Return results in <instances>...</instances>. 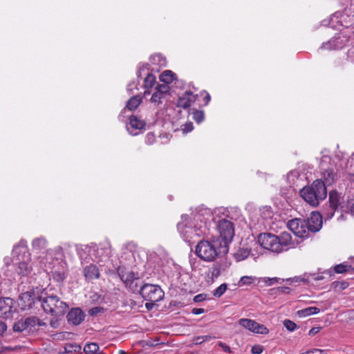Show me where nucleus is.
<instances>
[{
    "instance_id": "774afa93",
    "label": "nucleus",
    "mask_w": 354,
    "mask_h": 354,
    "mask_svg": "<svg viewBox=\"0 0 354 354\" xmlns=\"http://www.w3.org/2000/svg\"><path fill=\"white\" fill-rule=\"evenodd\" d=\"M348 178L350 181L354 182V173L353 174H349Z\"/></svg>"
},
{
    "instance_id": "ddd939ff",
    "label": "nucleus",
    "mask_w": 354,
    "mask_h": 354,
    "mask_svg": "<svg viewBox=\"0 0 354 354\" xmlns=\"http://www.w3.org/2000/svg\"><path fill=\"white\" fill-rule=\"evenodd\" d=\"M308 232L315 233L322 226V216L318 212H312L310 217L306 220Z\"/></svg>"
},
{
    "instance_id": "f704fd0d",
    "label": "nucleus",
    "mask_w": 354,
    "mask_h": 354,
    "mask_svg": "<svg viewBox=\"0 0 354 354\" xmlns=\"http://www.w3.org/2000/svg\"><path fill=\"white\" fill-rule=\"evenodd\" d=\"M65 349L67 353L77 352L80 351L81 346L77 344L67 343Z\"/></svg>"
},
{
    "instance_id": "603ef678",
    "label": "nucleus",
    "mask_w": 354,
    "mask_h": 354,
    "mask_svg": "<svg viewBox=\"0 0 354 354\" xmlns=\"http://www.w3.org/2000/svg\"><path fill=\"white\" fill-rule=\"evenodd\" d=\"M218 346L220 347H221L225 352H227V353H231L232 352L231 348H230V346L226 345L225 343H223V342H220L218 343Z\"/></svg>"
},
{
    "instance_id": "ea45409f",
    "label": "nucleus",
    "mask_w": 354,
    "mask_h": 354,
    "mask_svg": "<svg viewBox=\"0 0 354 354\" xmlns=\"http://www.w3.org/2000/svg\"><path fill=\"white\" fill-rule=\"evenodd\" d=\"M25 320L28 328H32L36 326V322H38V317L35 316H31L25 318Z\"/></svg>"
},
{
    "instance_id": "aec40b11",
    "label": "nucleus",
    "mask_w": 354,
    "mask_h": 354,
    "mask_svg": "<svg viewBox=\"0 0 354 354\" xmlns=\"http://www.w3.org/2000/svg\"><path fill=\"white\" fill-rule=\"evenodd\" d=\"M195 100L196 96L194 95L190 91H187L183 95V96L178 98L177 106L183 109H187Z\"/></svg>"
},
{
    "instance_id": "393cba45",
    "label": "nucleus",
    "mask_w": 354,
    "mask_h": 354,
    "mask_svg": "<svg viewBox=\"0 0 354 354\" xmlns=\"http://www.w3.org/2000/svg\"><path fill=\"white\" fill-rule=\"evenodd\" d=\"M141 102L142 98L139 95L131 97L127 102L126 107L122 110V111H125L126 109L130 111L135 110L140 105Z\"/></svg>"
},
{
    "instance_id": "5fc2aeb1",
    "label": "nucleus",
    "mask_w": 354,
    "mask_h": 354,
    "mask_svg": "<svg viewBox=\"0 0 354 354\" xmlns=\"http://www.w3.org/2000/svg\"><path fill=\"white\" fill-rule=\"evenodd\" d=\"M279 280L278 278L277 277H274V278H268L266 281V283H267L268 286H272V284H274V283L277 282Z\"/></svg>"
},
{
    "instance_id": "4468645a",
    "label": "nucleus",
    "mask_w": 354,
    "mask_h": 354,
    "mask_svg": "<svg viewBox=\"0 0 354 354\" xmlns=\"http://www.w3.org/2000/svg\"><path fill=\"white\" fill-rule=\"evenodd\" d=\"M67 321L74 326L80 325L85 319V314L80 308H73L66 315Z\"/></svg>"
},
{
    "instance_id": "79ce46f5",
    "label": "nucleus",
    "mask_w": 354,
    "mask_h": 354,
    "mask_svg": "<svg viewBox=\"0 0 354 354\" xmlns=\"http://www.w3.org/2000/svg\"><path fill=\"white\" fill-rule=\"evenodd\" d=\"M254 279L252 277L244 276L242 277L239 282V286L250 285L252 283Z\"/></svg>"
},
{
    "instance_id": "4c0bfd02",
    "label": "nucleus",
    "mask_w": 354,
    "mask_h": 354,
    "mask_svg": "<svg viewBox=\"0 0 354 354\" xmlns=\"http://www.w3.org/2000/svg\"><path fill=\"white\" fill-rule=\"evenodd\" d=\"M284 327L289 331L292 332L297 328V324L290 319H285L283 321Z\"/></svg>"
},
{
    "instance_id": "473e14b6",
    "label": "nucleus",
    "mask_w": 354,
    "mask_h": 354,
    "mask_svg": "<svg viewBox=\"0 0 354 354\" xmlns=\"http://www.w3.org/2000/svg\"><path fill=\"white\" fill-rule=\"evenodd\" d=\"M99 350V345L97 343L91 342L86 344L84 348L86 353L95 354Z\"/></svg>"
},
{
    "instance_id": "dca6fc26",
    "label": "nucleus",
    "mask_w": 354,
    "mask_h": 354,
    "mask_svg": "<svg viewBox=\"0 0 354 354\" xmlns=\"http://www.w3.org/2000/svg\"><path fill=\"white\" fill-rule=\"evenodd\" d=\"M67 267L65 262H59L57 266H55L52 270L53 279L57 282H62L67 276Z\"/></svg>"
},
{
    "instance_id": "bb28decb",
    "label": "nucleus",
    "mask_w": 354,
    "mask_h": 354,
    "mask_svg": "<svg viewBox=\"0 0 354 354\" xmlns=\"http://www.w3.org/2000/svg\"><path fill=\"white\" fill-rule=\"evenodd\" d=\"M319 308L314 306L306 308L298 311V314L302 317H307L311 315L317 314L319 313Z\"/></svg>"
},
{
    "instance_id": "8fccbe9b",
    "label": "nucleus",
    "mask_w": 354,
    "mask_h": 354,
    "mask_svg": "<svg viewBox=\"0 0 354 354\" xmlns=\"http://www.w3.org/2000/svg\"><path fill=\"white\" fill-rule=\"evenodd\" d=\"M7 330V325L4 322L0 321V336H3Z\"/></svg>"
},
{
    "instance_id": "0eeeda50",
    "label": "nucleus",
    "mask_w": 354,
    "mask_h": 354,
    "mask_svg": "<svg viewBox=\"0 0 354 354\" xmlns=\"http://www.w3.org/2000/svg\"><path fill=\"white\" fill-rule=\"evenodd\" d=\"M217 227L220 234L217 239L222 243L223 251L227 252L228 244L232 241L234 235V224L228 220L221 219L218 221Z\"/></svg>"
},
{
    "instance_id": "09e8293b",
    "label": "nucleus",
    "mask_w": 354,
    "mask_h": 354,
    "mask_svg": "<svg viewBox=\"0 0 354 354\" xmlns=\"http://www.w3.org/2000/svg\"><path fill=\"white\" fill-rule=\"evenodd\" d=\"M91 298L92 301L95 303H100L102 301V297L100 295H98L97 293H93L91 296Z\"/></svg>"
},
{
    "instance_id": "680f3d73",
    "label": "nucleus",
    "mask_w": 354,
    "mask_h": 354,
    "mask_svg": "<svg viewBox=\"0 0 354 354\" xmlns=\"http://www.w3.org/2000/svg\"><path fill=\"white\" fill-rule=\"evenodd\" d=\"M156 302L149 301L145 304V307L147 310H151Z\"/></svg>"
},
{
    "instance_id": "de8ad7c7",
    "label": "nucleus",
    "mask_w": 354,
    "mask_h": 354,
    "mask_svg": "<svg viewBox=\"0 0 354 354\" xmlns=\"http://www.w3.org/2000/svg\"><path fill=\"white\" fill-rule=\"evenodd\" d=\"M263 351V346L261 345L256 344L254 345L251 348V353L252 354H261Z\"/></svg>"
},
{
    "instance_id": "6e6552de",
    "label": "nucleus",
    "mask_w": 354,
    "mask_h": 354,
    "mask_svg": "<svg viewBox=\"0 0 354 354\" xmlns=\"http://www.w3.org/2000/svg\"><path fill=\"white\" fill-rule=\"evenodd\" d=\"M139 292L148 301L158 302L162 300L165 293L158 285L145 283L140 287Z\"/></svg>"
},
{
    "instance_id": "423d86ee",
    "label": "nucleus",
    "mask_w": 354,
    "mask_h": 354,
    "mask_svg": "<svg viewBox=\"0 0 354 354\" xmlns=\"http://www.w3.org/2000/svg\"><path fill=\"white\" fill-rule=\"evenodd\" d=\"M13 254H18L19 256L22 254L21 259L19 257L18 266L17 268V272L22 276H27L32 270V266L30 265V254L27 251L26 241L21 240L19 243L14 247L12 250Z\"/></svg>"
},
{
    "instance_id": "bf43d9fd",
    "label": "nucleus",
    "mask_w": 354,
    "mask_h": 354,
    "mask_svg": "<svg viewBox=\"0 0 354 354\" xmlns=\"http://www.w3.org/2000/svg\"><path fill=\"white\" fill-rule=\"evenodd\" d=\"M193 129V125L192 123L186 124L183 131L185 132H189Z\"/></svg>"
},
{
    "instance_id": "6e6d98bb",
    "label": "nucleus",
    "mask_w": 354,
    "mask_h": 354,
    "mask_svg": "<svg viewBox=\"0 0 354 354\" xmlns=\"http://www.w3.org/2000/svg\"><path fill=\"white\" fill-rule=\"evenodd\" d=\"M311 277L313 280L315 281H319L322 280L324 279V277L322 275L315 274H308V278Z\"/></svg>"
},
{
    "instance_id": "72a5a7b5",
    "label": "nucleus",
    "mask_w": 354,
    "mask_h": 354,
    "mask_svg": "<svg viewBox=\"0 0 354 354\" xmlns=\"http://www.w3.org/2000/svg\"><path fill=\"white\" fill-rule=\"evenodd\" d=\"M351 269V266L346 264V263H340L338 265H336L334 267V271L336 273L342 274L345 273L346 272H348L349 270Z\"/></svg>"
},
{
    "instance_id": "052dcab7",
    "label": "nucleus",
    "mask_w": 354,
    "mask_h": 354,
    "mask_svg": "<svg viewBox=\"0 0 354 354\" xmlns=\"http://www.w3.org/2000/svg\"><path fill=\"white\" fill-rule=\"evenodd\" d=\"M192 313L194 314V315H200V314H202L204 313V309L203 308H193L192 310Z\"/></svg>"
},
{
    "instance_id": "37998d69",
    "label": "nucleus",
    "mask_w": 354,
    "mask_h": 354,
    "mask_svg": "<svg viewBox=\"0 0 354 354\" xmlns=\"http://www.w3.org/2000/svg\"><path fill=\"white\" fill-rule=\"evenodd\" d=\"M162 96L163 95L160 93L155 92L151 96V101L153 103L159 104L161 103V98Z\"/></svg>"
},
{
    "instance_id": "a18cd8bd",
    "label": "nucleus",
    "mask_w": 354,
    "mask_h": 354,
    "mask_svg": "<svg viewBox=\"0 0 354 354\" xmlns=\"http://www.w3.org/2000/svg\"><path fill=\"white\" fill-rule=\"evenodd\" d=\"M155 141H156V136L153 133L150 132L146 135V137H145L146 144L152 145L153 143H154Z\"/></svg>"
},
{
    "instance_id": "a878e982",
    "label": "nucleus",
    "mask_w": 354,
    "mask_h": 354,
    "mask_svg": "<svg viewBox=\"0 0 354 354\" xmlns=\"http://www.w3.org/2000/svg\"><path fill=\"white\" fill-rule=\"evenodd\" d=\"M175 74L169 70L165 71L160 75V80L165 84H170L173 82Z\"/></svg>"
},
{
    "instance_id": "b1692460",
    "label": "nucleus",
    "mask_w": 354,
    "mask_h": 354,
    "mask_svg": "<svg viewBox=\"0 0 354 354\" xmlns=\"http://www.w3.org/2000/svg\"><path fill=\"white\" fill-rule=\"evenodd\" d=\"M322 176L324 178V181L322 180V182L325 184V187L331 185L334 183L335 173L332 169H325L322 172Z\"/></svg>"
},
{
    "instance_id": "2f4dec72",
    "label": "nucleus",
    "mask_w": 354,
    "mask_h": 354,
    "mask_svg": "<svg viewBox=\"0 0 354 354\" xmlns=\"http://www.w3.org/2000/svg\"><path fill=\"white\" fill-rule=\"evenodd\" d=\"M156 83V77L151 73H148L144 80V86L146 88H150L153 87Z\"/></svg>"
},
{
    "instance_id": "3c124183",
    "label": "nucleus",
    "mask_w": 354,
    "mask_h": 354,
    "mask_svg": "<svg viewBox=\"0 0 354 354\" xmlns=\"http://www.w3.org/2000/svg\"><path fill=\"white\" fill-rule=\"evenodd\" d=\"M205 299H206V295L199 294V295H196L194 297V301L195 302H201V301H204Z\"/></svg>"
},
{
    "instance_id": "9d476101",
    "label": "nucleus",
    "mask_w": 354,
    "mask_h": 354,
    "mask_svg": "<svg viewBox=\"0 0 354 354\" xmlns=\"http://www.w3.org/2000/svg\"><path fill=\"white\" fill-rule=\"evenodd\" d=\"M288 228L298 237H308L309 232L305 219L295 218L289 221Z\"/></svg>"
},
{
    "instance_id": "1a4fd4ad",
    "label": "nucleus",
    "mask_w": 354,
    "mask_h": 354,
    "mask_svg": "<svg viewBox=\"0 0 354 354\" xmlns=\"http://www.w3.org/2000/svg\"><path fill=\"white\" fill-rule=\"evenodd\" d=\"M342 196L336 190L329 192V207L323 211V214L326 219H330L333 217L335 212L337 211L341 206Z\"/></svg>"
},
{
    "instance_id": "20e7f679",
    "label": "nucleus",
    "mask_w": 354,
    "mask_h": 354,
    "mask_svg": "<svg viewBox=\"0 0 354 354\" xmlns=\"http://www.w3.org/2000/svg\"><path fill=\"white\" fill-rule=\"evenodd\" d=\"M222 243L219 239L212 241H201L196 245L195 252L196 255L205 261H213L218 254L227 253L223 251Z\"/></svg>"
},
{
    "instance_id": "39448f33",
    "label": "nucleus",
    "mask_w": 354,
    "mask_h": 354,
    "mask_svg": "<svg viewBox=\"0 0 354 354\" xmlns=\"http://www.w3.org/2000/svg\"><path fill=\"white\" fill-rule=\"evenodd\" d=\"M37 299L41 301V306L44 312L54 317L63 315L68 308L66 303L56 295H47L44 297L40 296Z\"/></svg>"
},
{
    "instance_id": "58836bf2",
    "label": "nucleus",
    "mask_w": 354,
    "mask_h": 354,
    "mask_svg": "<svg viewBox=\"0 0 354 354\" xmlns=\"http://www.w3.org/2000/svg\"><path fill=\"white\" fill-rule=\"evenodd\" d=\"M193 119L198 123L204 120V113L202 111H195L193 112Z\"/></svg>"
},
{
    "instance_id": "0e129e2a",
    "label": "nucleus",
    "mask_w": 354,
    "mask_h": 354,
    "mask_svg": "<svg viewBox=\"0 0 354 354\" xmlns=\"http://www.w3.org/2000/svg\"><path fill=\"white\" fill-rule=\"evenodd\" d=\"M202 338H203L202 336L196 337L194 339L195 344H201V343H203L204 341H202Z\"/></svg>"
},
{
    "instance_id": "7c9ffc66",
    "label": "nucleus",
    "mask_w": 354,
    "mask_h": 354,
    "mask_svg": "<svg viewBox=\"0 0 354 354\" xmlns=\"http://www.w3.org/2000/svg\"><path fill=\"white\" fill-rule=\"evenodd\" d=\"M250 253V250L245 248L239 249L235 253V258L237 261H240L246 259Z\"/></svg>"
},
{
    "instance_id": "e433bc0d",
    "label": "nucleus",
    "mask_w": 354,
    "mask_h": 354,
    "mask_svg": "<svg viewBox=\"0 0 354 354\" xmlns=\"http://www.w3.org/2000/svg\"><path fill=\"white\" fill-rule=\"evenodd\" d=\"M271 291L274 294H289L291 292V289L289 287H277L271 289Z\"/></svg>"
},
{
    "instance_id": "c756f323",
    "label": "nucleus",
    "mask_w": 354,
    "mask_h": 354,
    "mask_svg": "<svg viewBox=\"0 0 354 354\" xmlns=\"http://www.w3.org/2000/svg\"><path fill=\"white\" fill-rule=\"evenodd\" d=\"M28 328L25 319H21L13 326V330L15 332H23Z\"/></svg>"
},
{
    "instance_id": "5701e85b",
    "label": "nucleus",
    "mask_w": 354,
    "mask_h": 354,
    "mask_svg": "<svg viewBox=\"0 0 354 354\" xmlns=\"http://www.w3.org/2000/svg\"><path fill=\"white\" fill-rule=\"evenodd\" d=\"M48 241L44 236L35 238L32 241V247L34 250L41 251L47 247Z\"/></svg>"
},
{
    "instance_id": "f8f14e48",
    "label": "nucleus",
    "mask_w": 354,
    "mask_h": 354,
    "mask_svg": "<svg viewBox=\"0 0 354 354\" xmlns=\"http://www.w3.org/2000/svg\"><path fill=\"white\" fill-rule=\"evenodd\" d=\"M15 301L10 297L0 298V317L6 319L12 316L15 311Z\"/></svg>"
},
{
    "instance_id": "a211bd4d",
    "label": "nucleus",
    "mask_w": 354,
    "mask_h": 354,
    "mask_svg": "<svg viewBox=\"0 0 354 354\" xmlns=\"http://www.w3.org/2000/svg\"><path fill=\"white\" fill-rule=\"evenodd\" d=\"M145 121L139 119L137 116L132 115L129 118V122L127 124V129L130 134L136 136L138 133L133 131L142 129L145 127Z\"/></svg>"
},
{
    "instance_id": "a19ab883",
    "label": "nucleus",
    "mask_w": 354,
    "mask_h": 354,
    "mask_svg": "<svg viewBox=\"0 0 354 354\" xmlns=\"http://www.w3.org/2000/svg\"><path fill=\"white\" fill-rule=\"evenodd\" d=\"M138 280H133L131 282H129L128 284H127L125 286L126 288H129L131 291L135 292H139V286L138 284Z\"/></svg>"
},
{
    "instance_id": "4d7b16f0",
    "label": "nucleus",
    "mask_w": 354,
    "mask_h": 354,
    "mask_svg": "<svg viewBox=\"0 0 354 354\" xmlns=\"http://www.w3.org/2000/svg\"><path fill=\"white\" fill-rule=\"evenodd\" d=\"M310 351H311L312 353H313V354H327L326 351H325V350L314 348Z\"/></svg>"
},
{
    "instance_id": "c9c22d12",
    "label": "nucleus",
    "mask_w": 354,
    "mask_h": 354,
    "mask_svg": "<svg viewBox=\"0 0 354 354\" xmlns=\"http://www.w3.org/2000/svg\"><path fill=\"white\" fill-rule=\"evenodd\" d=\"M227 286L226 283L220 285L214 292V296L216 297H221L226 291Z\"/></svg>"
},
{
    "instance_id": "412c9836",
    "label": "nucleus",
    "mask_w": 354,
    "mask_h": 354,
    "mask_svg": "<svg viewBox=\"0 0 354 354\" xmlns=\"http://www.w3.org/2000/svg\"><path fill=\"white\" fill-rule=\"evenodd\" d=\"M84 276L86 280L97 279L100 277V271L95 265L90 264L83 270Z\"/></svg>"
},
{
    "instance_id": "7ed1b4c3",
    "label": "nucleus",
    "mask_w": 354,
    "mask_h": 354,
    "mask_svg": "<svg viewBox=\"0 0 354 354\" xmlns=\"http://www.w3.org/2000/svg\"><path fill=\"white\" fill-rule=\"evenodd\" d=\"M300 196L313 207L326 198L327 189L322 180H315L310 187H304L300 190Z\"/></svg>"
},
{
    "instance_id": "13d9d810",
    "label": "nucleus",
    "mask_w": 354,
    "mask_h": 354,
    "mask_svg": "<svg viewBox=\"0 0 354 354\" xmlns=\"http://www.w3.org/2000/svg\"><path fill=\"white\" fill-rule=\"evenodd\" d=\"M50 325L53 328H57L59 326V322L57 319H51L50 322Z\"/></svg>"
},
{
    "instance_id": "f257e3e1",
    "label": "nucleus",
    "mask_w": 354,
    "mask_h": 354,
    "mask_svg": "<svg viewBox=\"0 0 354 354\" xmlns=\"http://www.w3.org/2000/svg\"><path fill=\"white\" fill-rule=\"evenodd\" d=\"M181 222L177 224V229L182 238L187 243L194 241L207 232L206 222L199 212L189 218L187 214L181 216Z\"/></svg>"
},
{
    "instance_id": "f3484780",
    "label": "nucleus",
    "mask_w": 354,
    "mask_h": 354,
    "mask_svg": "<svg viewBox=\"0 0 354 354\" xmlns=\"http://www.w3.org/2000/svg\"><path fill=\"white\" fill-rule=\"evenodd\" d=\"M98 261H105L111 254V247L109 242L101 243L96 250Z\"/></svg>"
},
{
    "instance_id": "c85d7f7f",
    "label": "nucleus",
    "mask_w": 354,
    "mask_h": 354,
    "mask_svg": "<svg viewBox=\"0 0 354 354\" xmlns=\"http://www.w3.org/2000/svg\"><path fill=\"white\" fill-rule=\"evenodd\" d=\"M286 281L291 283H309L308 274L305 273L303 276L295 277L286 279Z\"/></svg>"
},
{
    "instance_id": "2eb2a0df",
    "label": "nucleus",
    "mask_w": 354,
    "mask_h": 354,
    "mask_svg": "<svg viewBox=\"0 0 354 354\" xmlns=\"http://www.w3.org/2000/svg\"><path fill=\"white\" fill-rule=\"evenodd\" d=\"M348 41L346 35H339L333 39L330 40L328 42L323 44L322 48L330 50V49H340L346 46V42Z\"/></svg>"
},
{
    "instance_id": "69168bd1",
    "label": "nucleus",
    "mask_w": 354,
    "mask_h": 354,
    "mask_svg": "<svg viewBox=\"0 0 354 354\" xmlns=\"http://www.w3.org/2000/svg\"><path fill=\"white\" fill-rule=\"evenodd\" d=\"M202 341L206 342L209 341L214 338L212 335H203Z\"/></svg>"
},
{
    "instance_id": "4be33fe9",
    "label": "nucleus",
    "mask_w": 354,
    "mask_h": 354,
    "mask_svg": "<svg viewBox=\"0 0 354 354\" xmlns=\"http://www.w3.org/2000/svg\"><path fill=\"white\" fill-rule=\"evenodd\" d=\"M118 272L120 279L123 281L125 286L133 280L138 279V274L135 273L133 271L126 272L119 269Z\"/></svg>"
},
{
    "instance_id": "338daca9",
    "label": "nucleus",
    "mask_w": 354,
    "mask_h": 354,
    "mask_svg": "<svg viewBox=\"0 0 354 354\" xmlns=\"http://www.w3.org/2000/svg\"><path fill=\"white\" fill-rule=\"evenodd\" d=\"M36 325L39 326H46V323L42 322L41 320H40L38 318V322H36Z\"/></svg>"
},
{
    "instance_id": "e2e57ef3",
    "label": "nucleus",
    "mask_w": 354,
    "mask_h": 354,
    "mask_svg": "<svg viewBox=\"0 0 354 354\" xmlns=\"http://www.w3.org/2000/svg\"><path fill=\"white\" fill-rule=\"evenodd\" d=\"M205 93V96L204 97V101H205V104L207 105L209 102L210 101V99H211V97L209 95V94L205 91H204Z\"/></svg>"
},
{
    "instance_id": "49530a36",
    "label": "nucleus",
    "mask_w": 354,
    "mask_h": 354,
    "mask_svg": "<svg viewBox=\"0 0 354 354\" xmlns=\"http://www.w3.org/2000/svg\"><path fill=\"white\" fill-rule=\"evenodd\" d=\"M166 84H159L156 87L157 93H160L162 95L169 91V86Z\"/></svg>"
},
{
    "instance_id": "cd10ccee",
    "label": "nucleus",
    "mask_w": 354,
    "mask_h": 354,
    "mask_svg": "<svg viewBox=\"0 0 354 354\" xmlns=\"http://www.w3.org/2000/svg\"><path fill=\"white\" fill-rule=\"evenodd\" d=\"M348 286L349 283L346 281H333L330 285V288L335 291H341L348 288Z\"/></svg>"
},
{
    "instance_id": "864d4df0",
    "label": "nucleus",
    "mask_w": 354,
    "mask_h": 354,
    "mask_svg": "<svg viewBox=\"0 0 354 354\" xmlns=\"http://www.w3.org/2000/svg\"><path fill=\"white\" fill-rule=\"evenodd\" d=\"M320 329H321L320 327H313L309 330L308 335L310 336H313V335H316L317 333H318L320 331Z\"/></svg>"
},
{
    "instance_id": "6ab92c4d",
    "label": "nucleus",
    "mask_w": 354,
    "mask_h": 354,
    "mask_svg": "<svg viewBox=\"0 0 354 354\" xmlns=\"http://www.w3.org/2000/svg\"><path fill=\"white\" fill-rule=\"evenodd\" d=\"M34 303L35 298L31 292H26L21 293L19 295L18 304L22 310H26L32 308Z\"/></svg>"
},
{
    "instance_id": "c03bdc74",
    "label": "nucleus",
    "mask_w": 354,
    "mask_h": 354,
    "mask_svg": "<svg viewBox=\"0 0 354 354\" xmlns=\"http://www.w3.org/2000/svg\"><path fill=\"white\" fill-rule=\"evenodd\" d=\"M104 310V309L102 307H94V308H91L88 310V314L91 316H94V315H97L99 313H103Z\"/></svg>"
},
{
    "instance_id": "f03ea898",
    "label": "nucleus",
    "mask_w": 354,
    "mask_h": 354,
    "mask_svg": "<svg viewBox=\"0 0 354 354\" xmlns=\"http://www.w3.org/2000/svg\"><path fill=\"white\" fill-rule=\"evenodd\" d=\"M292 236L290 233L283 232L279 236L270 233L261 234L258 236L260 245L273 252H281L291 245Z\"/></svg>"
},
{
    "instance_id": "9b49d317",
    "label": "nucleus",
    "mask_w": 354,
    "mask_h": 354,
    "mask_svg": "<svg viewBox=\"0 0 354 354\" xmlns=\"http://www.w3.org/2000/svg\"><path fill=\"white\" fill-rule=\"evenodd\" d=\"M239 324L254 333L261 335H267L269 333V330L267 327L253 319L242 318L239 319Z\"/></svg>"
}]
</instances>
